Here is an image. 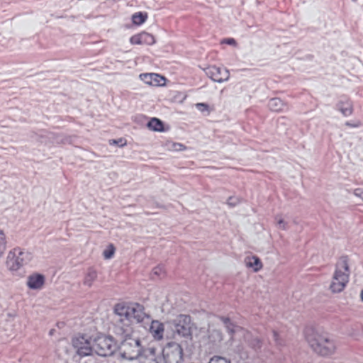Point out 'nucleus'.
Instances as JSON below:
<instances>
[{"mask_svg": "<svg viewBox=\"0 0 363 363\" xmlns=\"http://www.w3.org/2000/svg\"><path fill=\"white\" fill-rule=\"evenodd\" d=\"M306 341L313 353L324 359L332 358L338 349L337 341L327 334L313 333L307 336Z\"/></svg>", "mask_w": 363, "mask_h": 363, "instance_id": "obj_1", "label": "nucleus"}, {"mask_svg": "<svg viewBox=\"0 0 363 363\" xmlns=\"http://www.w3.org/2000/svg\"><path fill=\"white\" fill-rule=\"evenodd\" d=\"M113 311L120 322L124 323L125 325L134 323H140L150 318L145 312L143 306L138 303H118L115 306Z\"/></svg>", "mask_w": 363, "mask_h": 363, "instance_id": "obj_2", "label": "nucleus"}, {"mask_svg": "<svg viewBox=\"0 0 363 363\" xmlns=\"http://www.w3.org/2000/svg\"><path fill=\"white\" fill-rule=\"evenodd\" d=\"M350 275L349 259L347 257H341L335 264L328 286L330 292L339 294L343 291L349 282Z\"/></svg>", "mask_w": 363, "mask_h": 363, "instance_id": "obj_3", "label": "nucleus"}, {"mask_svg": "<svg viewBox=\"0 0 363 363\" xmlns=\"http://www.w3.org/2000/svg\"><path fill=\"white\" fill-rule=\"evenodd\" d=\"M31 254L20 248L11 250L6 257V269L12 274H16L31 259Z\"/></svg>", "mask_w": 363, "mask_h": 363, "instance_id": "obj_4", "label": "nucleus"}, {"mask_svg": "<svg viewBox=\"0 0 363 363\" xmlns=\"http://www.w3.org/2000/svg\"><path fill=\"white\" fill-rule=\"evenodd\" d=\"M94 354L102 357L111 356L118 348L114 338L110 335L99 334L93 338Z\"/></svg>", "mask_w": 363, "mask_h": 363, "instance_id": "obj_5", "label": "nucleus"}, {"mask_svg": "<svg viewBox=\"0 0 363 363\" xmlns=\"http://www.w3.org/2000/svg\"><path fill=\"white\" fill-rule=\"evenodd\" d=\"M93 338L86 335H79L72 339V346L78 357L84 358L94 354Z\"/></svg>", "mask_w": 363, "mask_h": 363, "instance_id": "obj_6", "label": "nucleus"}, {"mask_svg": "<svg viewBox=\"0 0 363 363\" xmlns=\"http://www.w3.org/2000/svg\"><path fill=\"white\" fill-rule=\"evenodd\" d=\"M144 349L138 338L128 337L122 343L121 357L128 360L139 359Z\"/></svg>", "mask_w": 363, "mask_h": 363, "instance_id": "obj_7", "label": "nucleus"}, {"mask_svg": "<svg viewBox=\"0 0 363 363\" xmlns=\"http://www.w3.org/2000/svg\"><path fill=\"white\" fill-rule=\"evenodd\" d=\"M206 75L213 82L218 84L227 82L230 77L228 69L216 65H210L203 69Z\"/></svg>", "mask_w": 363, "mask_h": 363, "instance_id": "obj_8", "label": "nucleus"}, {"mask_svg": "<svg viewBox=\"0 0 363 363\" xmlns=\"http://www.w3.org/2000/svg\"><path fill=\"white\" fill-rule=\"evenodd\" d=\"M162 353L154 347L145 349L139 358V363H161Z\"/></svg>", "mask_w": 363, "mask_h": 363, "instance_id": "obj_9", "label": "nucleus"}, {"mask_svg": "<svg viewBox=\"0 0 363 363\" xmlns=\"http://www.w3.org/2000/svg\"><path fill=\"white\" fill-rule=\"evenodd\" d=\"M139 79L151 86H164L167 82L165 77L156 73H143L139 75Z\"/></svg>", "mask_w": 363, "mask_h": 363, "instance_id": "obj_10", "label": "nucleus"}, {"mask_svg": "<svg viewBox=\"0 0 363 363\" xmlns=\"http://www.w3.org/2000/svg\"><path fill=\"white\" fill-rule=\"evenodd\" d=\"M45 283V277L40 273H33L28 276L26 286L30 290H41Z\"/></svg>", "mask_w": 363, "mask_h": 363, "instance_id": "obj_11", "label": "nucleus"}, {"mask_svg": "<svg viewBox=\"0 0 363 363\" xmlns=\"http://www.w3.org/2000/svg\"><path fill=\"white\" fill-rule=\"evenodd\" d=\"M130 43L138 45H152L155 43V37L147 32H141L130 38Z\"/></svg>", "mask_w": 363, "mask_h": 363, "instance_id": "obj_12", "label": "nucleus"}, {"mask_svg": "<svg viewBox=\"0 0 363 363\" xmlns=\"http://www.w3.org/2000/svg\"><path fill=\"white\" fill-rule=\"evenodd\" d=\"M176 328L178 333L186 335L189 333L191 318L187 315H180L177 319Z\"/></svg>", "mask_w": 363, "mask_h": 363, "instance_id": "obj_13", "label": "nucleus"}, {"mask_svg": "<svg viewBox=\"0 0 363 363\" xmlns=\"http://www.w3.org/2000/svg\"><path fill=\"white\" fill-rule=\"evenodd\" d=\"M164 332V326L163 323L158 320H152L150 327V333L152 337L156 340L163 339Z\"/></svg>", "mask_w": 363, "mask_h": 363, "instance_id": "obj_14", "label": "nucleus"}, {"mask_svg": "<svg viewBox=\"0 0 363 363\" xmlns=\"http://www.w3.org/2000/svg\"><path fill=\"white\" fill-rule=\"evenodd\" d=\"M244 262L246 267L252 269L255 272H259L263 267L260 259L256 256L246 257Z\"/></svg>", "mask_w": 363, "mask_h": 363, "instance_id": "obj_15", "label": "nucleus"}, {"mask_svg": "<svg viewBox=\"0 0 363 363\" xmlns=\"http://www.w3.org/2000/svg\"><path fill=\"white\" fill-rule=\"evenodd\" d=\"M269 108L274 112H280L285 109V103L279 98L271 99L268 102Z\"/></svg>", "mask_w": 363, "mask_h": 363, "instance_id": "obj_16", "label": "nucleus"}, {"mask_svg": "<svg viewBox=\"0 0 363 363\" xmlns=\"http://www.w3.org/2000/svg\"><path fill=\"white\" fill-rule=\"evenodd\" d=\"M96 279H97L96 271L94 269H90L87 271V272L86 273V274L84 276L83 284L86 286L91 287L94 284V283L96 280Z\"/></svg>", "mask_w": 363, "mask_h": 363, "instance_id": "obj_17", "label": "nucleus"}, {"mask_svg": "<svg viewBox=\"0 0 363 363\" xmlns=\"http://www.w3.org/2000/svg\"><path fill=\"white\" fill-rule=\"evenodd\" d=\"M147 128L155 132H163L164 131V125L162 122L157 118H152L147 124Z\"/></svg>", "mask_w": 363, "mask_h": 363, "instance_id": "obj_18", "label": "nucleus"}, {"mask_svg": "<svg viewBox=\"0 0 363 363\" xmlns=\"http://www.w3.org/2000/svg\"><path fill=\"white\" fill-rule=\"evenodd\" d=\"M339 110L345 116H350L353 111L352 104L350 101H340L338 104Z\"/></svg>", "mask_w": 363, "mask_h": 363, "instance_id": "obj_19", "label": "nucleus"}, {"mask_svg": "<svg viewBox=\"0 0 363 363\" xmlns=\"http://www.w3.org/2000/svg\"><path fill=\"white\" fill-rule=\"evenodd\" d=\"M147 18V14L143 12H138L132 16V22L134 25L140 26L144 23Z\"/></svg>", "mask_w": 363, "mask_h": 363, "instance_id": "obj_20", "label": "nucleus"}, {"mask_svg": "<svg viewBox=\"0 0 363 363\" xmlns=\"http://www.w3.org/2000/svg\"><path fill=\"white\" fill-rule=\"evenodd\" d=\"M7 248V240L5 233L0 229V259L4 257Z\"/></svg>", "mask_w": 363, "mask_h": 363, "instance_id": "obj_21", "label": "nucleus"}, {"mask_svg": "<svg viewBox=\"0 0 363 363\" xmlns=\"http://www.w3.org/2000/svg\"><path fill=\"white\" fill-rule=\"evenodd\" d=\"M116 252V248L113 244H109L103 252V257L105 259H111Z\"/></svg>", "mask_w": 363, "mask_h": 363, "instance_id": "obj_22", "label": "nucleus"}, {"mask_svg": "<svg viewBox=\"0 0 363 363\" xmlns=\"http://www.w3.org/2000/svg\"><path fill=\"white\" fill-rule=\"evenodd\" d=\"M277 225L279 229L286 230L287 229V222L281 216H277L275 217Z\"/></svg>", "mask_w": 363, "mask_h": 363, "instance_id": "obj_23", "label": "nucleus"}, {"mask_svg": "<svg viewBox=\"0 0 363 363\" xmlns=\"http://www.w3.org/2000/svg\"><path fill=\"white\" fill-rule=\"evenodd\" d=\"M208 363H230V361L222 357L215 356L211 358Z\"/></svg>", "mask_w": 363, "mask_h": 363, "instance_id": "obj_24", "label": "nucleus"}, {"mask_svg": "<svg viewBox=\"0 0 363 363\" xmlns=\"http://www.w3.org/2000/svg\"><path fill=\"white\" fill-rule=\"evenodd\" d=\"M353 195L363 202V188H355L352 191Z\"/></svg>", "mask_w": 363, "mask_h": 363, "instance_id": "obj_25", "label": "nucleus"}, {"mask_svg": "<svg viewBox=\"0 0 363 363\" xmlns=\"http://www.w3.org/2000/svg\"><path fill=\"white\" fill-rule=\"evenodd\" d=\"M196 107L199 111L202 113H209L210 111L208 105L205 103H198L196 104Z\"/></svg>", "mask_w": 363, "mask_h": 363, "instance_id": "obj_26", "label": "nucleus"}, {"mask_svg": "<svg viewBox=\"0 0 363 363\" xmlns=\"http://www.w3.org/2000/svg\"><path fill=\"white\" fill-rule=\"evenodd\" d=\"M174 352L179 357V359H182L183 355V350L179 345H176L173 348Z\"/></svg>", "mask_w": 363, "mask_h": 363, "instance_id": "obj_27", "label": "nucleus"}, {"mask_svg": "<svg viewBox=\"0 0 363 363\" xmlns=\"http://www.w3.org/2000/svg\"><path fill=\"white\" fill-rule=\"evenodd\" d=\"M240 202V200L237 197H234V196H231V197H229L228 201H227V203L228 205L230 206H236L238 203Z\"/></svg>", "mask_w": 363, "mask_h": 363, "instance_id": "obj_28", "label": "nucleus"}, {"mask_svg": "<svg viewBox=\"0 0 363 363\" xmlns=\"http://www.w3.org/2000/svg\"><path fill=\"white\" fill-rule=\"evenodd\" d=\"M153 273L157 276H162L164 274V269L162 267L157 266L154 268Z\"/></svg>", "mask_w": 363, "mask_h": 363, "instance_id": "obj_29", "label": "nucleus"}, {"mask_svg": "<svg viewBox=\"0 0 363 363\" xmlns=\"http://www.w3.org/2000/svg\"><path fill=\"white\" fill-rule=\"evenodd\" d=\"M172 148L176 151H183L186 150V147L183 144L178 143H173Z\"/></svg>", "mask_w": 363, "mask_h": 363, "instance_id": "obj_30", "label": "nucleus"}, {"mask_svg": "<svg viewBox=\"0 0 363 363\" xmlns=\"http://www.w3.org/2000/svg\"><path fill=\"white\" fill-rule=\"evenodd\" d=\"M221 43L227 44L233 46L236 45V41L233 38H226L221 41Z\"/></svg>", "mask_w": 363, "mask_h": 363, "instance_id": "obj_31", "label": "nucleus"}, {"mask_svg": "<svg viewBox=\"0 0 363 363\" xmlns=\"http://www.w3.org/2000/svg\"><path fill=\"white\" fill-rule=\"evenodd\" d=\"M346 125H347V126H351V127H358V126H359V125H358V124L353 125V124H351L350 123H348V122H347V123H346Z\"/></svg>", "mask_w": 363, "mask_h": 363, "instance_id": "obj_32", "label": "nucleus"}, {"mask_svg": "<svg viewBox=\"0 0 363 363\" xmlns=\"http://www.w3.org/2000/svg\"><path fill=\"white\" fill-rule=\"evenodd\" d=\"M360 297H361V301L363 302V289L361 291Z\"/></svg>", "mask_w": 363, "mask_h": 363, "instance_id": "obj_33", "label": "nucleus"}, {"mask_svg": "<svg viewBox=\"0 0 363 363\" xmlns=\"http://www.w3.org/2000/svg\"><path fill=\"white\" fill-rule=\"evenodd\" d=\"M113 143L116 144V143H118V142H116V140H113Z\"/></svg>", "mask_w": 363, "mask_h": 363, "instance_id": "obj_34", "label": "nucleus"}, {"mask_svg": "<svg viewBox=\"0 0 363 363\" xmlns=\"http://www.w3.org/2000/svg\"><path fill=\"white\" fill-rule=\"evenodd\" d=\"M125 145V143H121V146H123V145Z\"/></svg>", "mask_w": 363, "mask_h": 363, "instance_id": "obj_35", "label": "nucleus"}]
</instances>
